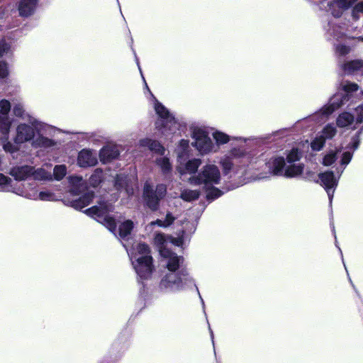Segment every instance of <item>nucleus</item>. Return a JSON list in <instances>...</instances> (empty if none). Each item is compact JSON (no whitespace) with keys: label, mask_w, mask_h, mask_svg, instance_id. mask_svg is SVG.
Segmentation results:
<instances>
[{"label":"nucleus","mask_w":363,"mask_h":363,"mask_svg":"<svg viewBox=\"0 0 363 363\" xmlns=\"http://www.w3.org/2000/svg\"><path fill=\"white\" fill-rule=\"evenodd\" d=\"M67 173V167L64 164L56 165L53 169V175L56 180H61Z\"/></svg>","instance_id":"obj_43"},{"label":"nucleus","mask_w":363,"mask_h":363,"mask_svg":"<svg viewBox=\"0 0 363 363\" xmlns=\"http://www.w3.org/2000/svg\"><path fill=\"white\" fill-rule=\"evenodd\" d=\"M1 136L0 137V140L3 141V148L5 152H9V153H14L16 152L18 150V145H16L15 143H12L11 142L9 141V137L7 139L4 138V135L3 133H1Z\"/></svg>","instance_id":"obj_37"},{"label":"nucleus","mask_w":363,"mask_h":363,"mask_svg":"<svg viewBox=\"0 0 363 363\" xmlns=\"http://www.w3.org/2000/svg\"><path fill=\"white\" fill-rule=\"evenodd\" d=\"M343 93H337L330 99L329 104L322 107L318 111L303 121L304 124L313 123L318 124L324 122L328 117L342 106L348 107L355 104L363 96V91L356 83L345 82L342 84Z\"/></svg>","instance_id":"obj_1"},{"label":"nucleus","mask_w":363,"mask_h":363,"mask_svg":"<svg viewBox=\"0 0 363 363\" xmlns=\"http://www.w3.org/2000/svg\"><path fill=\"white\" fill-rule=\"evenodd\" d=\"M359 38L363 41V37H359Z\"/></svg>","instance_id":"obj_55"},{"label":"nucleus","mask_w":363,"mask_h":363,"mask_svg":"<svg viewBox=\"0 0 363 363\" xmlns=\"http://www.w3.org/2000/svg\"><path fill=\"white\" fill-rule=\"evenodd\" d=\"M303 168L304 165L301 163H286L283 176L287 178L296 177L303 173Z\"/></svg>","instance_id":"obj_30"},{"label":"nucleus","mask_w":363,"mask_h":363,"mask_svg":"<svg viewBox=\"0 0 363 363\" xmlns=\"http://www.w3.org/2000/svg\"><path fill=\"white\" fill-rule=\"evenodd\" d=\"M221 179L219 168L214 164H206L196 176L191 177L189 182L193 184H203L208 189L206 197L208 200H214L222 195V191L218 188L212 187L218 184Z\"/></svg>","instance_id":"obj_4"},{"label":"nucleus","mask_w":363,"mask_h":363,"mask_svg":"<svg viewBox=\"0 0 363 363\" xmlns=\"http://www.w3.org/2000/svg\"><path fill=\"white\" fill-rule=\"evenodd\" d=\"M325 143V140L324 138L321 137V135L317 136L311 144V148L313 150L319 151L320 150Z\"/></svg>","instance_id":"obj_44"},{"label":"nucleus","mask_w":363,"mask_h":363,"mask_svg":"<svg viewBox=\"0 0 363 363\" xmlns=\"http://www.w3.org/2000/svg\"><path fill=\"white\" fill-rule=\"evenodd\" d=\"M11 108V103L8 100L0 101V133H3L6 139L8 138L12 123V121L9 117Z\"/></svg>","instance_id":"obj_16"},{"label":"nucleus","mask_w":363,"mask_h":363,"mask_svg":"<svg viewBox=\"0 0 363 363\" xmlns=\"http://www.w3.org/2000/svg\"><path fill=\"white\" fill-rule=\"evenodd\" d=\"M175 220V217L172 216L171 213H167L164 219V225L165 228L172 225Z\"/></svg>","instance_id":"obj_50"},{"label":"nucleus","mask_w":363,"mask_h":363,"mask_svg":"<svg viewBox=\"0 0 363 363\" xmlns=\"http://www.w3.org/2000/svg\"><path fill=\"white\" fill-rule=\"evenodd\" d=\"M12 112L14 116L22 120V122L36 123V117L26 111L21 103H16L13 105Z\"/></svg>","instance_id":"obj_22"},{"label":"nucleus","mask_w":363,"mask_h":363,"mask_svg":"<svg viewBox=\"0 0 363 363\" xmlns=\"http://www.w3.org/2000/svg\"><path fill=\"white\" fill-rule=\"evenodd\" d=\"M133 228V223L130 220H125L119 226V236L123 239L126 238L130 234Z\"/></svg>","instance_id":"obj_34"},{"label":"nucleus","mask_w":363,"mask_h":363,"mask_svg":"<svg viewBox=\"0 0 363 363\" xmlns=\"http://www.w3.org/2000/svg\"><path fill=\"white\" fill-rule=\"evenodd\" d=\"M270 174L276 176H283L286 161L283 157H272L265 163Z\"/></svg>","instance_id":"obj_21"},{"label":"nucleus","mask_w":363,"mask_h":363,"mask_svg":"<svg viewBox=\"0 0 363 363\" xmlns=\"http://www.w3.org/2000/svg\"><path fill=\"white\" fill-rule=\"evenodd\" d=\"M344 168H342L341 169H337V177H335L334 173L331 171L319 174L320 184L325 189L330 203L332 202L335 188L338 184L339 179L341 174H342Z\"/></svg>","instance_id":"obj_13"},{"label":"nucleus","mask_w":363,"mask_h":363,"mask_svg":"<svg viewBox=\"0 0 363 363\" xmlns=\"http://www.w3.org/2000/svg\"><path fill=\"white\" fill-rule=\"evenodd\" d=\"M352 6V16L354 20H358L360 15H363V0L357 1Z\"/></svg>","instance_id":"obj_41"},{"label":"nucleus","mask_w":363,"mask_h":363,"mask_svg":"<svg viewBox=\"0 0 363 363\" xmlns=\"http://www.w3.org/2000/svg\"><path fill=\"white\" fill-rule=\"evenodd\" d=\"M68 180L72 194L79 195L84 193L81 197L71 202L72 207L77 210H81L89 205L94 199V194L92 191L86 190V186L82 177L70 176Z\"/></svg>","instance_id":"obj_9"},{"label":"nucleus","mask_w":363,"mask_h":363,"mask_svg":"<svg viewBox=\"0 0 363 363\" xmlns=\"http://www.w3.org/2000/svg\"><path fill=\"white\" fill-rule=\"evenodd\" d=\"M179 162L177 170L181 174H195L199 167L201 164V160L199 158H193L186 161V159L182 160Z\"/></svg>","instance_id":"obj_20"},{"label":"nucleus","mask_w":363,"mask_h":363,"mask_svg":"<svg viewBox=\"0 0 363 363\" xmlns=\"http://www.w3.org/2000/svg\"><path fill=\"white\" fill-rule=\"evenodd\" d=\"M150 253V250L147 245L138 243L133 248L130 255L132 264L140 281L150 279L154 270L152 257Z\"/></svg>","instance_id":"obj_5"},{"label":"nucleus","mask_w":363,"mask_h":363,"mask_svg":"<svg viewBox=\"0 0 363 363\" xmlns=\"http://www.w3.org/2000/svg\"><path fill=\"white\" fill-rule=\"evenodd\" d=\"M167 187L164 184H158L154 189L152 185L145 182L143 189V196L147 206L152 211H156L160 201L166 195Z\"/></svg>","instance_id":"obj_12"},{"label":"nucleus","mask_w":363,"mask_h":363,"mask_svg":"<svg viewBox=\"0 0 363 363\" xmlns=\"http://www.w3.org/2000/svg\"><path fill=\"white\" fill-rule=\"evenodd\" d=\"M339 152V150H331L330 152H329L324 157H323V164L325 165V166H330L332 164H333L335 162V161L337 160V154Z\"/></svg>","instance_id":"obj_42"},{"label":"nucleus","mask_w":363,"mask_h":363,"mask_svg":"<svg viewBox=\"0 0 363 363\" xmlns=\"http://www.w3.org/2000/svg\"><path fill=\"white\" fill-rule=\"evenodd\" d=\"M353 153L350 152V151H346L342 153V157H341V165L344 166V169L345 166H347L351 161L352 158Z\"/></svg>","instance_id":"obj_48"},{"label":"nucleus","mask_w":363,"mask_h":363,"mask_svg":"<svg viewBox=\"0 0 363 363\" xmlns=\"http://www.w3.org/2000/svg\"><path fill=\"white\" fill-rule=\"evenodd\" d=\"M192 286L196 287L194 279L186 269L178 272H167L162 276L157 289L162 294H173L186 290ZM199 294V292H198Z\"/></svg>","instance_id":"obj_3"},{"label":"nucleus","mask_w":363,"mask_h":363,"mask_svg":"<svg viewBox=\"0 0 363 363\" xmlns=\"http://www.w3.org/2000/svg\"><path fill=\"white\" fill-rule=\"evenodd\" d=\"M363 123V104L354 108V113L343 112L336 119V124L340 128H345Z\"/></svg>","instance_id":"obj_14"},{"label":"nucleus","mask_w":363,"mask_h":363,"mask_svg":"<svg viewBox=\"0 0 363 363\" xmlns=\"http://www.w3.org/2000/svg\"><path fill=\"white\" fill-rule=\"evenodd\" d=\"M139 145L142 147H147L150 151L163 155L165 152L164 147L157 140L149 138L140 139Z\"/></svg>","instance_id":"obj_26"},{"label":"nucleus","mask_w":363,"mask_h":363,"mask_svg":"<svg viewBox=\"0 0 363 363\" xmlns=\"http://www.w3.org/2000/svg\"><path fill=\"white\" fill-rule=\"evenodd\" d=\"M154 242L161 255V250L169 249L167 245L172 242V240L169 237L166 236L163 233H157L155 236Z\"/></svg>","instance_id":"obj_33"},{"label":"nucleus","mask_w":363,"mask_h":363,"mask_svg":"<svg viewBox=\"0 0 363 363\" xmlns=\"http://www.w3.org/2000/svg\"><path fill=\"white\" fill-rule=\"evenodd\" d=\"M328 35L330 40L336 39L337 40L345 38V29L341 27L336 21H331L328 24Z\"/></svg>","instance_id":"obj_28"},{"label":"nucleus","mask_w":363,"mask_h":363,"mask_svg":"<svg viewBox=\"0 0 363 363\" xmlns=\"http://www.w3.org/2000/svg\"><path fill=\"white\" fill-rule=\"evenodd\" d=\"M155 225H157L160 227L165 228L164 221H163L162 220H160V219H157L156 220L152 221L150 223V226H153Z\"/></svg>","instance_id":"obj_51"},{"label":"nucleus","mask_w":363,"mask_h":363,"mask_svg":"<svg viewBox=\"0 0 363 363\" xmlns=\"http://www.w3.org/2000/svg\"><path fill=\"white\" fill-rule=\"evenodd\" d=\"M44 132L36 133L35 138L33 139L31 145L34 148H50L54 147L56 143L47 137L43 135Z\"/></svg>","instance_id":"obj_29"},{"label":"nucleus","mask_w":363,"mask_h":363,"mask_svg":"<svg viewBox=\"0 0 363 363\" xmlns=\"http://www.w3.org/2000/svg\"><path fill=\"white\" fill-rule=\"evenodd\" d=\"M22 197L34 201L40 200L50 201L54 200L55 194L48 191L38 193L37 186L34 182H33L31 183H26Z\"/></svg>","instance_id":"obj_15"},{"label":"nucleus","mask_w":363,"mask_h":363,"mask_svg":"<svg viewBox=\"0 0 363 363\" xmlns=\"http://www.w3.org/2000/svg\"><path fill=\"white\" fill-rule=\"evenodd\" d=\"M199 297H200V298H201V302H202L203 306L204 307V302H203V300L202 299V298H201V295H200V294H199Z\"/></svg>","instance_id":"obj_53"},{"label":"nucleus","mask_w":363,"mask_h":363,"mask_svg":"<svg viewBox=\"0 0 363 363\" xmlns=\"http://www.w3.org/2000/svg\"><path fill=\"white\" fill-rule=\"evenodd\" d=\"M199 191L197 190L184 189L180 194V198L185 201H192L199 197Z\"/></svg>","instance_id":"obj_35"},{"label":"nucleus","mask_w":363,"mask_h":363,"mask_svg":"<svg viewBox=\"0 0 363 363\" xmlns=\"http://www.w3.org/2000/svg\"><path fill=\"white\" fill-rule=\"evenodd\" d=\"M97 162V155L91 150L83 149L78 154L77 164L81 167H92Z\"/></svg>","instance_id":"obj_19"},{"label":"nucleus","mask_w":363,"mask_h":363,"mask_svg":"<svg viewBox=\"0 0 363 363\" xmlns=\"http://www.w3.org/2000/svg\"><path fill=\"white\" fill-rule=\"evenodd\" d=\"M118 155V150L116 147L106 146L101 149L99 156L101 162L105 164L116 158Z\"/></svg>","instance_id":"obj_27"},{"label":"nucleus","mask_w":363,"mask_h":363,"mask_svg":"<svg viewBox=\"0 0 363 363\" xmlns=\"http://www.w3.org/2000/svg\"><path fill=\"white\" fill-rule=\"evenodd\" d=\"M157 164L160 167L164 174H167L172 170V165L167 157H160L156 160Z\"/></svg>","instance_id":"obj_38"},{"label":"nucleus","mask_w":363,"mask_h":363,"mask_svg":"<svg viewBox=\"0 0 363 363\" xmlns=\"http://www.w3.org/2000/svg\"><path fill=\"white\" fill-rule=\"evenodd\" d=\"M136 62H137V65H138V69H139L140 73L142 74V71H141V69H140V67L138 58H136Z\"/></svg>","instance_id":"obj_52"},{"label":"nucleus","mask_w":363,"mask_h":363,"mask_svg":"<svg viewBox=\"0 0 363 363\" xmlns=\"http://www.w3.org/2000/svg\"><path fill=\"white\" fill-rule=\"evenodd\" d=\"M155 111L158 116V119L155 122V128L161 134L169 135L174 134L180 130L183 125V122L175 118L161 103L155 99L154 104Z\"/></svg>","instance_id":"obj_7"},{"label":"nucleus","mask_w":363,"mask_h":363,"mask_svg":"<svg viewBox=\"0 0 363 363\" xmlns=\"http://www.w3.org/2000/svg\"><path fill=\"white\" fill-rule=\"evenodd\" d=\"M162 262L166 266L168 272H178L180 266L183 264L184 258L177 255L169 249L161 250Z\"/></svg>","instance_id":"obj_17"},{"label":"nucleus","mask_w":363,"mask_h":363,"mask_svg":"<svg viewBox=\"0 0 363 363\" xmlns=\"http://www.w3.org/2000/svg\"><path fill=\"white\" fill-rule=\"evenodd\" d=\"M363 131V128H361L359 131L357 133V134L352 138V141L350 144V147L353 149L354 150H357L360 143V135Z\"/></svg>","instance_id":"obj_45"},{"label":"nucleus","mask_w":363,"mask_h":363,"mask_svg":"<svg viewBox=\"0 0 363 363\" xmlns=\"http://www.w3.org/2000/svg\"><path fill=\"white\" fill-rule=\"evenodd\" d=\"M212 137L216 142L215 145L217 147V150L219 146L227 144L232 140L240 141L242 143H245L247 141L246 138L242 137H231L220 130L214 131L212 133Z\"/></svg>","instance_id":"obj_23"},{"label":"nucleus","mask_w":363,"mask_h":363,"mask_svg":"<svg viewBox=\"0 0 363 363\" xmlns=\"http://www.w3.org/2000/svg\"><path fill=\"white\" fill-rule=\"evenodd\" d=\"M52 127L39 119L36 120V123L28 122H20L16 128V134L13 138V142L16 145H21L26 143H32L36 133L46 132Z\"/></svg>","instance_id":"obj_8"},{"label":"nucleus","mask_w":363,"mask_h":363,"mask_svg":"<svg viewBox=\"0 0 363 363\" xmlns=\"http://www.w3.org/2000/svg\"><path fill=\"white\" fill-rule=\"evenodd\" d=\"M265 177H259L258 179H264V178H265Z\"/></svg>","instance_id":"obj_54"},{"label":"nucleus","mask_w":363,"mask_h":363,"mask_svg":"<svg viewBox=\"0 0 363 363\" xmlns=\"http://www.w3.org/2000/svg\"><path fill=\"white\" fill-rule=\"evenodd\" d=\"M11 45L5 40L0 41V56L6 55L11 52Z\"/></svg>","instance_id":"obj_47"},{"label":"nucleus","mask_w":363,"mask_h":363,"mask_svg":"<svg viewBox=\"0 0 363 363\" xmlns=\"http://www.w3.org/2000/svg\"><path fill=\"white\" fill-rule=\"evenodd\" d=\"M26 183L18 184L8 176L0 173V189L22 196Z\"/></svg>","instance_id":"obj_18"},{"label":"nucleus","mask_w":363,"mask_h":363,"mask_svg":"<svg viewBox=\"0 0 363 363\" xmlns=\"http://www.w3.org/2000/svg\"><path fill=\"white\" fill-rule=\"evenodd\" d=\"M257 157L245 147L244 145L231 144L230 149L221 156L218 163L223 174L229 177H242L246 174L249 169H253Z\"/></svg>","instance_id":"obj_2"},{"label":"nucleus","mask_w":363,"mask_h":363,"mask_svg":"<svg viewBox=\"0 0 363 363\" xmlns=\"http://www.w3.org/2000/svg\"><path fill=\"white\" fill-rule=\"evenodd\" d=\"M38 0H20L18 11L21 16L28 17L34 13L37 8Z\"/></svg>","instance_id":"obj_24"},{"label":"nucleus","mask_w":363,"mask_h":363,"mask_svg":"<svg viewBox=\"0 0 363 363\" xmlns=\"http://www.w3.org/2000/svg\"><path fill=\"white\" fill-rule=\"evenodd\" d=\"M350 51V48L347 45L342 44H337L335 45V52L340 56H345L348 54Z\"/></svg>","instance_id":"obj_46"},{"label":"nucleus","mask_w":363,"mask_h":363,"mask_svg":"<svg viewBox=\"0 0 363 363\" xmlns=\"http://www.w3.org/2000/svg\"><path fill=\"white\" fill-rule=\"evenodd\" d=\"M9 75L8 65L5 62H0V79H4Z\"/></svg>","instance_id":"obj_49"},{"label":"nucleus","mask_w":363,"mask_h":363,"mask_svg":"<svg viewBox=\"0 0 363 363\" xmlns=\"http://www.w3.org/2000/svg\"><path fill=\"white\" fill-rule=\"evenodd\" d=\"M301 157V152L297 148H293L286 155V162L288 164L295 163L299 161Z\"/></svg>","instance_id":"obj_40"},{"label":"nucleus","mask_w":363,"mask_h":363,"mask_svg":"<svg viewBox=\"0 0 363 363\" xmlns=\"http://www.w3.org/2000/svg\"><path fill=\"white\" fill-rule=\"evenodd\" d=\"M9 174L16 182L30 179L34 182L50 181L52 179V175L50 172L42 167L35 168V167L28 164L13 166L10 168Z\"/></svg>","instance_id":"obj_6"},{"label":"nucleus","mask_w":363,"mask_h":363,"mask_svg":"<svg viewBox=\"0 0 363 363\" xmlns=\"http://www.w3.org/2000/svg\"><path fill=\"white\" fill-rule=\"evenodd\" d=\"M211 337H213V331L211 330Z\"/></svg>","instance_id":"obj_56"},{"label":"nucleus","mask_w":363,"mask_h":363,"mask_svg":"<svg viewBox=\"0 0 363 363\" xmlns=\"http://www.w3.org/2000/svg\"><path fill=\"white\" fill-rule=\"evenodd\" d=\"M113 209L112 203L101 200L97 206L85 210L84 213L102 223L111 232L116 234V223L115 219L108 215Z\"/></svg>","instance_id":"obj_10"},{"label":"nucleus","mask_w":363,"mask_h":363,"mask_svg":"<svg viewBox=\"0 0 363 363\" xmlns=\"http://www.w3.org/2000/svg\"><path fill=\"white\" fill-rule=\"evenodd\" d=\"M115 186L118 190L123 188L125 189L127 194L133 195L134 194V189L128 184V179L126 176L120 174L116 176L115 180Z\"/></svg>","instance_id":"obj_31"},{"label":"nucleus","mask_w":363,"mask_h":363,"mask_svg":"<svg viewBox=\"0 0 363 363\" xmlns=\"http://www.w3.org/2000/svg\"><path fill=\"white\" fill-rule=\"evenodd\" d=\"M189 142L188 140L182 139L176 149L178 161L186 159L189 155Z\"/></svg>","instance_id":"obj_32"},{"label":"nucleus","mask_w":363,"mask_h":363,"mask_svg":"<svg viewBox=\"0 0 363 363\" xmlns=\"http://www.w3.org/2000/svg\"><path fill=\"white\" fill-rule=\"evenodd\" d=\"M342 69L346 74L363 75V61L359 60H352L342 65Z\"/></svg>","instance_id":"obj_25"},{"label":"nucleus","mask_w":363,"mask_h":363,"mask_svg":"<svg viewBox=\"0 0 363 363\" xmlns=\"http://www.w3.org/2000/svg\"><path fill=\"white\" fill-rule=\"evenodd\" d=\"M191 137L194 139L192 145L201 155L217 152V147L203 129L200 128H194Z\"/></svg>","instance_id":"obj_11"},{"label":"nucleus","mask_w":363,"mask_h":363,"mask_svg":"<svg viewBox=\"0 0 363 363\" xmlns=\"http://www.w3.org/2000/svg\"><path fill=\"white\" fill-rule=\"evenodd\" d=\"M337 133L336 126L333 123H330L325 125L321 132V137L324 140L332 139Z\"/></svg>","instance_id":"obj_36"},{"label":"nucleus","mask_w":363,"mask_h":363,"mask_svg":"<svg viewBox=\"0 0 363 363\" xmlns=\"http://www.w3.org/2000/svg\"><path fill=\"white\" fill-rule=\"evenodd\" d=\"M103 171L101 169H96L89 178V184L93 187H96L102 181Z\"/></svg>","instance_id":"obj_39"}]
</instances>
